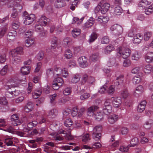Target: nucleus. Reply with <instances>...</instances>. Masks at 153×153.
<instances>
[{
    "label": "nucleus",
    "instance_id": "nucleus-61",
    "mask_svg": "<svg viewBox=\"0 0 153 153\" xmlns=\"http://www.w3.org/2000/svg\"><path fill=\"white\" fill-rule=\"evenodd\" d=\"M115 59L114 58H111L110 59L108 63V66L109 67L113 66L115 65Z\"/></svg>",
    "mask_w": 153,
    "mask_h": 153
},
{
    "label": "nucleus",
    "instance_id": "nucleus-59",
    "mask_svg": "<svg viewBox=\"0 0 153 153\" xmlns=\"http://www.w3.org/2000/svg\"><path fill=\"white\" fill-rule=\"evenodd\" d=\"M138 142V139L137 137H134L132 138L130 141V144L131 146H134Z\"/></svg>",
    "mask_w": 153,
    "mask_h": 153
},
{
    "label": "nucleus",
    "instance_id": "nucleus-14",
    "mask_svg": "<svg viewBox=\"0 0 153 153\" xmlns=\"http://www.w3.org/2000/svg\"><path fill=\"white\" fill-rule=\"evenodd\" d=\"M0 123H1L0 124V129L3 130L10 133H12L13 131V128L11 126H10L6 129H3L1 128V127L5 126L7 124L6 121L4 119H0Z\"/></svg>",
    "mask_w": 153,
    "mask_h": 153
},
{
    "label": "nucleus",
    "instance_id": "nucleus-27",
    "mask_svg": "<svg viewBox=\"0 0 153 153\" xmlns=\"http://www.w3.org/2000/svg\"><path fill=\"white\" fill-rule=\"evenodd\" d=\"M110 6V4L108 3H106L104 4L101 7L100 10L101 13L103 14L105 13L109 10Z\"/></svg>",
    "mask_w": 153,
    "mask_h": 153
},
{
    "label": "nucleus",
    "instance_id": "nucleus-7",
    "mask_svg": "<svg viewBox=\"0 0 153 153\" xmlns=\"http://www.w3.org/2000/svg\"><path fill=\"white\" fill-rule=\"evenodd\" d=\"M102 127L101 126H97L94 128L92 134L93 139L96 141L99 140L101 136L100 132L102 130Z\"/></svg>",
    "mask_w": 153,
    "mask_h": 153
},
{
    "label": "nucleus",
    "instance_id": "nucleus-57",
    "mask_svg": "<svg viewBox=\"0 0 153 153\" xmlns=\"http://www.w3.org/2000/svg\"><path fill=\"white\" fill-rule=\"evenodd\" d=\"M11 17L14 19L19 20V16L18 15V12L15 10H14L11 15Z\"/></svg>",
    "mask_w": 153,
    "mask_h": 153
},
{
    "label": "nucleus",
    "instance_id": "nucleus-38",
    "mask_svg": "<svg viewBox=\"0 0 153 153\" xmlns=\"http://www.w3.org/2000/svg\"><path fill=\"white\" fill-rule=\"evenodd\" d=\"M120 95L123 98L125 99L129 96V94L126 89H124L121 91Z\"/></svg>",
    "mask_w": 153,
    "mask_h": 153
},
{
    "label": "nucleus",
    "instance_id": "nucleus-3",
    "mask_svg": "<svg viewBox=\"0 0 153 153\" xmlns=\"http://www.w3.org/2000/svg\"><path fill=\"white\" fill-rule=\"evenodd\" d=\"M117 54L124 59L128 57L131 53V50L128 48L120 47L117 49Z\"/></svg>",
    "mask_w": 153,
    "mask_h": 153
},
{
    "label": "nucleus",
    "instance_id": "nucleus-22",
    "mask_svg": "<svg viewBox=\"0 0 153 153\" xmlns=\"http://www.w3.org/2000/svg\"><path fill=\"white\" fill-rule=\"evenodd\" d=\"M80 76L78 74H74L71 80V82L73 84H76L80 80Z\"/></svg>",
    "mask_w": 153,
    "mask_h": 153
},
{
    "label": "nucleus",
    "instance_id": "nucleus-53",
    "mask_svg": "<svg viewBox=\"0 0 153 153\" xmlns=\"http://www.w3.org/2000/svg\"><path fill=\"white\" fill-rule=\"evenodd\" d=\"M131 64V60L128 59H127L125 60L123 62V65L125 67H128L130 66Z\"/></svg>",
    "mask_w": 153,
    "mask_h": 153
},
{
    "label": "nucleus",
    "instance_id": "nucleus-20",
    "mask_svg": "<svg viewBox=\"0 0 153 153\" xmlns=\"http://www.w3.org/2000/svg\"><path fill=\"white\" fill-rule=\"evenodd\" d=\"M146 104V102L145 100L141 101L138 106L137 111L140 112H142L145 109Z\"/></svg>",
    "mask_w": 153,
    "mask_h": 153
},
{
    "label": "nucleus",
    "instance_id": "nucleus-10",
    "mask_svg": "<svg viewBox=\"0 0 153 153\" xmlns=\"http://www.w3.org/2000/svg\"><path fill=\"white\" fill-rule=\"evenodd\" d=\"M111 100L113 106L115 108L119 107L122 103L121 99L120 97H112Z\"/></svg>",
    "mask_w": 153,
    "mask_h": 153
},
{
    "label": "nucleus",
    "instance_id": "nucleus-62",
    "mask_svg": "<svg viewBox=\"0 0 153 153\" xmlns=\"http://www.w3.org/2000/svg\"><path fill=\"white\" fill-rule=\"evenodd\" d=\"M74 50L75 53H81L83 51L82 47H75L74 48Z\"/></svg>",
    "mask_w": 153,
    "mask_h": 153
},
{
    "label": "nucleus",
    "instance_id": "nucleus-23",
    "mask_svg": "<svg viewBox=\"0 0 153 153\" xmlns=\"http://www.w3.org/2000/svg\"><path fill=\"white\" fill-rule=\"evenodd\" d=\"M49 19L47 18L44 16H42L39 19V25L43 26H45L48 24V22L49 21Z\"/></svg>",
    "mask_w": 153,
    "mask_h": 153
},
{
    "label": "nucleus",
    "instance_id": "nucleus-48",
    "mask_svg": "<svg viewBox=\"0 0 153 153\" xmlns=\"http://www.w3.org/2000/svg\"><path fill=\"white\" fill-rule=\"evenodd\" d=\"M8 69V65H6L0 71V74L2 75H4L7 73Z\"/></svg>",
    "mask_w": 153,
    "mask_h": 153
},
{
    "label": "nucleus",
    "instance_id": "nucleus-60",
    "mask_svg": "<svg viewBox=\"0 0 153 153\" xmlns=\"http://www.w3.org/2000/svg\"><path fill=\"white\" fill-rule=\"evenodd\" d=\"M129 147L128 146H121L119 148V150L122 152H126L128 150Z\"/></svg>",
    "mask_w": 153,
    "mask_h": 153
},
{
    "label": "nucleus",
    "instance_id": "nucleus-2",
    "mask_svg": "<svg viewBox=\"0 0 153 153\" xmlns=\"http://www.w3.org/2000/svg\"><path fill=\"white\" fill-rule=\"evenodd\" d=\"M22 48L21 47L12 50L10 52V55L13 57L12 62L13 64L16 65L21 61V57L18 55L22 54Z\"/></svg>",
    "mask_w": 153,
    "mask_h": 153
},
{
    "label": "nucleus",
    "instance_id": "nucleus-9",
    "mask_svg": "<svg viewBox=\"0 0 153 153\" xmlns=\"http://www.w3.org/2000/svg\"><path fill=\"white\" fill-rule=\"evenodd\" d=\"M21 0H10L7 3V6L8 7H13L14 5V3H16L15 5L19 7V9L21 10L22 8V4L23 3L21 2Z\"/></svg>",
    "mask_w": 153,
    "mask_h": 153
},
{
    "label": "nucleus",
    "instance_id": "nucleus-17",
    "mask_svg": "<svg viewBox=\"0 0 153 153\" xmlns=\"http://www.w3.org/2000/svg\"><path fill=\"white\" fill-rule=\"evenodd\" d=\"M144 89L142 85H139L136 89L134 95L136 97H138L144 92Z\"/></svg>",
    "mask_w": 153,
    "mask_h": 153
},
{
    "label": "nucleus",
    "instance_id": "nucleus-24",
    "mask_svg": "<svg viewBox=\"0 0 153 153\" xmlns=\"http://www.w3.org/2000/svg\"><path fill=\"white\" fill-rule=\"evenodd\" d=\"M31 68L30 66H24L22 67L21 69V72L24 75H28L30 72Z\"/></svg>",
    "mask_w": 153,
    "mask_h": 153
},
{
    "label": "nucleus",
    "instance_id": "nucleus-29",
    "mask_svg": "<svg viewBox=\"0 0 153 153\" xmlns=\"http://www.w3.org/2000/svg\"><path fill=\"white\" fill-rule=\"evenodd\" d=\"M141 57V54L140 53L137 51H135L132 54L131 59L132 60L137 61Z\"/></svg>",
    "mask_w": 153,
    "mask_h": 153
},
{
    "label": "nucleus",
    "instance_id": "nucleus-55",
    "mask_svg": "<svg viewBox=\"0 0 153 153\" xmlns=\"http://www.w3.org/2000/svg\"><path fill=\"white\" fill-rule=\"evenodd\" d=\"M55 82L60 86H61L64 83L62 79L60 77H58L56 78Z\"/></svg>",
    "mask_w": 153,
    "mask_h": 153
},
{
    "label": "nucleus",
    "instance_id": "nucleus-6",
    "mask_svg": "<svg viewBox=\"0 0 153 153\" xmlns=\"http://www.w3.org/2000/svg\"><path fill=\"white\" fill-rule=\"evenodd\" d=\"M23 15L25 19L24 23L25 25H29L31 24L35 19V16L33 14H31L29 15L27 12L25 11Z\"/></svg>",
    "mask_w": 153,
    "mask_h": 153
},
{
    "label": "nucleus",
    "instance_id": "nucleus-54",
    "mask_svg": "<svg viewBox=\"0 0 153 153\" xmlns=\"http://www.w3.org/2000/svg\"><path fill=\"white\" fill-rule=\"evenodd\" d=\"M140 76H134L132 79L133 83L134 84H137L139 83L141 81Z\"/></svg>",
    "mask_w": 153,
    "mask_h": 153
},
{
    "label": "nucleus",
    "instance_id": "nucleus-34",
    "mask_svg": "<svg viewBox=\"0 0 153 153\" xmlns=\"http://www.w3.org/2000/svg\"><path fill=\"white\" fill-rule=\"evenodd\" d=\"M117 80L116 85H119L122 84L123 83L124 80V76L123 75L121 74L117 77L116 78Z\"/></svg>",
    "mask_w": 153,
    "mask_h": 153
},
{
    "label": "nucleus",
    "instance_id": "nucleus-32",
    "mask_svg": "<svg viewBox=\"0 0 153 153\" xmlns=\"http://www.w3.org/2000/svg\"><path fill=\"white\" fill-rule=\"evenodd\" d=\"M116 90L115 86L111 85L107 88V92L109 95L113 94Z\"/></svg>",
    "mask_w": 153,
    "mask_h": 153
},
{
    "label": "nucleus",
    "instance_id": "nucleus-28",
    "mask_svg": "<svg viewBox=\"0 0 153 153\" xmlns=\"http://www.w3.org/2000/svg\"><path fill=\"white\" fill-rule=\"evenodd\" d=\"M57 110L55 109H53L50 110L48 112V116L49 117L54 118L57 115Z\"/></svg>",
    "mask_w": 153,
    "mask_h": 153
},
{
    "label": "nucleus",
    "instance_id": "nucleus-41",
    "mask_svg": "<svg viewBox=\"0 0 153 153\" xmlns=\"http://www.w3.org/2000/svg\"><path fill=\"white\" fill-rule=\"evenodd\" d=\"M64 131L63 130H60L59 131V134H56V137L55 138V140H59L61 141L64 138L63 137L61 136V135L60 134H65V133L64 132Z\"/></svg>",
    "mask_w": 153,
    "mask_h": 153
},
{
    "label": "nucleus",
    "instance_id": "nucleus-44",
    "mask_svg": "<svg viewBox=\"0 0 153 153\" xmlns=\"http://www.w3.org/2000/svg\"><path fill=\"white\" fill-rule=\"evenodd\" d=\"M37 123V122L36 121H34L29 123L27 124V129L31 130V128L33 127H35Z\"/></svg>",
    "mask_w": 153,
    "mask_h": 153
},
{
    "label": "nucleus",
    "instance_id": "nucleus-18",
    "mask_svg": "<svg viewBox=\"0 0 153 153\" xmlns=\"http://www.w3.org/2000/svg\"><path fill=\"white\" fill-rule=\"evenodd\" d=\"M14 140L13 137L8 136L4 138V143L7 146H12L13 145V141Z\"/></svg>",
    "mask_w": 153,
    "mask_h": 153
},
{
    "label": "nucleus",
    "instance_id": "nucleus-5",
    "mask_svg": "<svg viewBox=\"0 0 153 153\" xmlns=\"http://www.w3.org/2000/svg\"><path fill=\"white\" fill-rule=\"evenodd\" d=\"M111 99L107 98L105 101L104 104L102 106V109L103 113L106 115L109 114L112 112V106L111 105Z\"/></svg>",
    "mask_w": 153,
    "mask_h": 153
},
{
    "label": "nucleus",
    "instance_id": "nucleus-16",
    "mask_svg": "<svg viewBox=\"0 0 153 153\" xmlns=\"http://www.w3.org/2000/svg\"><path fill=\"white\" fill-rule=\"evenodd\" d=\"M143 38V36L140 34H136L133 37V42L134 44H138L140 42Z\"/></svg>",
    "mask_w": 153,
    "mask_h": 153
},
{
    "label": "nucleus",
    "instance_id": "nucleus-31",
    "mask_svg": "<svg viewBox=\"0 0 153 153\" xmlns=\"http://www.w3.org/2000/svg\"><path fill=\"white\" fill-rule=\"evenodd\" d=\"M143 71L145 73L147 74L153 72V67L150 65H147L144 67Z\"/></svg>",
    "mask_w": 153,
    "mask_h": 153
},
{
    "label": "nucleus",
    "instance_id": "nucleus-43",
    "mask_svg": "<svg viewBox=\"0 0 153 153\" xmlns=\"http://www.w3.org/2000/svg\"><path fill=\"white\" fill-rule=\"evenodd\" d=\"M34 43V40L30 38H27L25 41V46L27 47H29Z\"/></svg>",
    "mask_w": 153,
    "mask_h": 153
},
{
    "label": "nucleus",
    "instance_id": "nucleus-37",
    "mask_svg": "<svg viewBox=\"0 0 153 153\" xmlns=\"http://www.w3.org/2000/svg\"><path fill=\"white\" fill-rule=\"evenodd\" d=\"M114 49L113 45H110L107 46L104 50V53L106 54H108Z\"/></svg>",
    "mask_w": 153,
    "mask_h": 153
},
{
    "label": "nucleus",
    "instance_id": "nucleus-50",
    "mask_svg": "<svg viewBox=\"0 0 153 153\" xmlns=\"http://www.w3.org/2000/svg\"><path fill=\"white\" fill-rule=\"evenodd\" d=\"M57 96V94H56L51 95L50 96V102L53 104H54L56 103L55 100Z\"/></svg>",
    "mask_w": 153,
    "mask_h": 153
},
{
    "label": "nucleus",
    "instance_id": "nucleus-45",
    "mask_svg": "<svg viewBox=\"0 0 153 153\" xmlns=\"http://www.w3.org/2000/svg\"><path fill=\"white\" fill-rule=\"evenodd\" d=\"M123 10L120 6H117L114 8V13L117 15H120L122 13Z\"/></svg>",
    "mask_w": 153,
    "mask_h": 153
},
{
    "label": "nucleus",
    "instance_id": "nucleus-42",
    "mask_svg": "<svg viewBox=\"0 0 153 153\" xmlns=\"http://www.w3.org/2000/svg\"><path fill=\"white\" fill-rule=\"evenodd\" d=\"M103 114L97 112L94 114V117L97 121H100L103 118Z\"/></svg>",
    "mask_w": 153,
    "mask_h": 153
},
{
    "label": "nucleus",
    "instance_id": "nucleus-46",
    "mask_svg": "<svg viewBox=\"0 0 153 153\" xmlns=\"http://www.w3.org/2000/svg\"><path fill=\"white\" fill-rule=\"evenodd\" d=\"M99 57V54L97 53H95L92 54L90 57V60L92 61H97Z\"/></svg>",
    "mask_w": 153,
    "mask_h": 153
},
{
    "label": "nucleus",
    "instance_id": "nucleus-64",
    "mask_svg": "<svg viewBox=\"0 0 153 153\" xmlns=\"http://www.w3.org/2000/svg\"><path fill=\"white\" fill-rule=\"evenodd\" d=\"M86 110V108L84 107L81 108L78 113V117H81L85 113Z\"/></svg>",
    "mask_w": 153,
    "mask_h": 153
},
{
    "label": "nucleus",
    "instance_id": "nucleus-52",
    "mask_svg": "<svg viewBox=\"0 0 153 153\" xmlns=\"http://www.w3.org/2000/svg\"><path fill=\"white\" fill-rule=\"evenodd\" d=\"M64 124L67 127H70L73 124V122L71 119H68L65 120Z\"/></svg>",
    "mask_w": 153,
    "mask_h": 153
},
{
    "label": "nucleus",
    "instance_id": "nucleus-51",
    "mask_svg": "<svg viewBox=\"0 0 153 153\" xmlns=\"http://www.w3.org/2000/svg\"><path fill=\"white\" fill-rule=\"evenodd\" d=\"M72 91V88L71 87L66 88L63 91V94L65 95H68L70 94Z\"/></svg>",
    "mask_w": 153,
    "mask_h": 153
},
{
    "label": "nucleus",
    "instance_id": "nucleus-15",
    "mask_svg": "<svg viewBox=\"0 0 153 153\" xmlns=\"http://www.w3.org/2000/svg\"><path fill=\"white\" fill-rule=\"evenodd\" d=\"M119 117L117 115L113 114L110 115L108 118V121L110 124H113L118 119Z\"/></svg>",
    "mask_w": 153,
    "mask_h": 153
},
{
    "label": "nucleus",
    "instance_id": "nucleus-26",
    "mask_svg": "<svg viewBox=\"0 0 153 153\" xmlns=\"http://www.w3.org/2000/svg\"><path fill=\"white\" fill-rule=\"evenodd\" d=\"M66 5L65 1L62 0H56L54 4L55 7L57 8L62 7Z\"/></svg>",
    "mask_w": 153,
    "mask_h": 153
},
{
    "label": "nucleus",
    "instance_id": "nucleus-30",
    "mask_svg": "<svg viewBox=\"0 0 153 153\" xmlns=\"http://www.w3.org/2000/svg\"><path fill=\"white\" fill-rule=\"evenodd\" d=\"M153 121L151 119H149L146 121L143 125L144 127L146 129H150L152 127Z\"/></svg>",
    "mask_w": 153,
    "mask_h": 153
},
{
    "label": "nucleus",
    "instance_id": "nucleus-13",
    "mask_svg": "<svg viewBox=\"0 0 153 153\" xmlns=\"http://www.w3.org/2000/svg\"><path fill=\"white\" fill-rule=\"evenodd\" d=\"M87 59L85 56L80 57L78 59V62L79 66L82 68H85L88 65Z\"/></svg>",
    "mask_w": 153,
    "mask_h": 153
},
{
    "label": "nucleus",
    "instance_id": "nucleus-36",
    "mask_svg": "<svg viewBox=\"0 0 153 153\" xmlns=\"http://www.w3.org/2000/svg\"><path fill=\"white\" fill-rule=\"evenodd\" d=\"M146 61L148 63L153 62V53H149L145 57Z\"/></svg>",
    "mask_w": 153,
    "mask_h": 153
},
{
    "label": "nucleus",
    "instance_id": "nucleus-39",
    "mask_svg": "<svg viewBox=\"0 0 153 153\" xmlns=\"http://www.w3.org/2000/svg\"><path fill=\"white\" fill-rule=\"evenodd\" d=\"M71 42V39L66 38L63 41V46L65 47H68L70 45Z\"/></svg>",
    "mask_w": 153,
    "mask_h": 153
},
{
    "label": "nucleus",
    "instance_id": "nucleus-12",
    "mask_svg": "<svg viewBox=\"0 0 153 153\" xmlns=\"http://www.w3.org/2000/svg\"><path fill=\"white\" fill-rule=\"evenodd\" d=\"M99 108V107L96 105H93L89 107L87 111L88 116L91 117L94 115L96 111Z\"/></svg>",
    "mask_w": 153,
    "mask_h": 153
},
{
    "label": "nucleus",
    "instance_id": "nucleus-40",
    "mask_svg": "<svg viewBox=\"0 0 153 153\" xmlns=\"http://www.w3.org/2000/svg\"><path fill=\"white\" fill-rule=\"evenodd\" d=\"M80 30L79 29H74L72 31V35L74 37H76L80 35Z\"/></svg>",
    "mask_w": 153,
    "mask_h": 153
},
{
    "label": "nucleus",
    "instance_id": "nucleus-1",
    "mask_svg": "<svg viewBox=\"0 0 153 153\" xmlns=\"http://www.w3.org/2000/svg\"><path fill=\"white\" fill-rule=\"evenodd\" d=\"M23 78L22 79H14L10 80V82L11 83V86L12 88V89L10 88L9 91L7 92V94H10V96H7L8 94H6V96L7 97L11 98L18 95L20 93V91L15 89L13 87H17L19 84L22 83V82H25L26 81V77L25 76H23Z\"/></svg>",
    "mask_w": 153,
    "mask_h": 153
},
{
    "label": "nucleus",
    "instance_id": "nucleus-4",
    "mask_svg": "<svg viewBox=\"0 0 153 153\" xmlns=\"http://www.w3.org/2000/svg\"><path fill=\"white\" fill-rule=\"evenodd\" d=\"M150 2L148 1L147 0H142L138 4L139 7L145 9V13L147 15H149L153 12V4L148 7H146L147 5L150 4Z\"/></svg>",
    "mask_w": 153,
    "mask_h": 153
},
{
    "label": "nucleus",
    "instance_id": "nucleus-56",
    "mask_svg": "<svg viewBox=\"0 0 153 153\" xmlns=\"http://www.w3.org/2000/svg\"><path fill=\"white\" fill-rule=\"evenodd\" d=\"M88 79V76L86 74H84L81 80V83L82 84H85Z\"/></svg>",
    "mask_w": 153,
    "mask_h": 153
},
{
    "label": "nucleus",
    "instance_id": "nucleus-11",
    "mask_svg": "<svg viewBox=\"0 0 153 153\" xmlns=\"http://www.w3.org/2000/svg\"><path fill=\"white\" fill-rule=\"evenodd\" d=\"M11 121L12 124L15 126L19 125L22 123L18 115L16 114H13L11 116Z\"/></svg>",
    "mask_w": 153,
    "mask_h": 153
},
{
    "label": "nucleus",
    "instance_id": "nucleus-35",
    "mask_svg": "<svg viewBox=\"0 0 153 153\" xmlns=\"http://www.w3.org/2000/svg\"><path fill=\"white\" fill-rule=\"evenodd\" d=\"M97 33L95 32L92 33L89 36L88 42L90 43H91L94 42L97 38Z\"/></svg>",
    "mask_w": 153,
    "mask_h": 153
},
{
    "label": "nucleus",
    "instance_id": "nucleus-21",
    "mask_svg": "<svg viewBox=\"0 0 153 153\" xmlns=\"http://www.w3.org/2000/svg\"><path fill=\"white\" fill-rule=\"evenodd\" d=\"M96 20L102 25L107 23L108 20V17L106 16H100L96 19Z\"/></svg>",
    "mask_w": 153,
    "mask_h": 153
},
{
    "label": "nucleus",
    "instance_id": "nucleus-47",
    "mask_svg": "<svg viewBox=\"0 0 153 153\" xmlns=\"http://www.w3.org/2000/svg\"><path fill=\"white\" fill-rule=\"evenodd\" d=\"M72 56L71 51L70 50H67L65 51L64 56L67 59L70 58Z\"/></svg>",
    "mask_w": 153,
    "mask_h": 153
},
{
    "label": "nucleus",
    "instance_id": "nucleus-63",
    "mask_svg": "<svg viewBox=\"0 0 153 153\" xmlns=\"http://www.w3.org/2000/svg\"><path fill=\"white\" fill-rule=\"evenodd\" d=\"M8 103V102L4 97H3L0 98V104L2 105H6Z\"/></svg>",
    "mask_w": 153,
    "mask_h": 153
},
{
    "label": "nucleus",
    "instance_id": "nucleus-49",
    "mask_svg": "<svg viewBox=\"0 0 153 153\" xmlns=\"http://www.w3.org/2000/svg\"><path fill=\"white\" fill-rule=\"evenodd\" d=\"M61 72L62 76L65 78H67L68 76V73L67 70L65 68H64L60 71Z\"/></svg>",
    "mask_w": 153,
    "mask_h": 153
},
{
    "label": "nucleus",
    "instance_id": "nucleus-25",
    "mask_svg": "<svg viewBox=\"0 0 153 153\" xmlns=\"http://www.w3.org/2000/svg\"><path fill=\"white\" fill-rule=\"evenodd\" d=\"M33 109V104L31 102H28L24 108L25 111L27 113L29 112Z\"/></svg>",
    "mask_w": 153,
    "mask_h": 153
},
{
    "label": "nucleus",
    "instance_id": "nucleus-19",
    "mask_svg": "<svg viewBox=\"0 0 153 153\" xmlns=\"http://www.w3.org/2000/svg\"><path fill=\"white\" fill-rule=\"evenodd\" d=\"M16 35V32L15 30H10L8 33L7 39L8 40L13 41L15 39Z\"/></svg>",
    "mask_w": 153,
    "mask_h": 153
},
{
    "label": "nucleus",
    "instance_id": "nucleus-33",
    "mask_svg": "<svg viewBox=\"0 0 153 153\" xmlns=\"http://www.w3.org/2000/svg\"><path fill=\"white\" fill-rule=\"evenodd\" d=\"M20 25V23L19 22V20H18L17 19V20H13L11 24L12 27L13 28L16 30L19 28Z\"/></svg>",
    "mask_w": 153,
    "mask_h": 153
},
{
    "label": "nucleus",
    "instance_id": "nucleus-58",
    "mask_svg": "<svg viewBox=\"0 0 153 153\" xmlns=\"http://www.w3.org/2000/svg\"><path fill=\"white\" fill-rule=\"evenodd\" d=\"M152 33L148 32L145 33L144 34V39L145 41H147L152 36Z\"/></svg>",
    "mask_w": 153,
    "mask_h": 153
},
{
    "label": "nucleus",
    "instance_id": "nucleus-8",
    "mask_svg": "<svg viewBox=\"0 0 153 153\" xmlns=\"http://www.w3.org/2000/svg\"><path fill=\"white\" fill-rule=\"evenodd\" d=\"M111 30L112 31H115V35L119 36L123 32V29L120 25L116 24L112 26L111 27Z\"/></svg>",
    "mask_w": 153,
    "mask_h": 153
}]
</instances>
